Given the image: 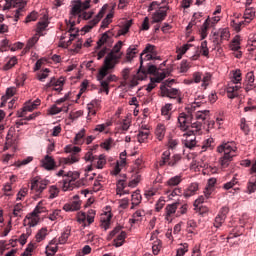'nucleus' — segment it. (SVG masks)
<instances>
[{"label":"nucleus","mask_w":256,"mask_h":256,"mask_svg":"<svg viewBox=\"0 0 256 256\" xmlns=\"http://www.w3.org/2000/svg\"><path fill=\"white\" fill-rule=\"evenodd\" d=\"M168 73L169 72H167V70L157 68V66L155 65H140L137 73L133 75L130 80V86L137 87V85H139V81H145L147 75H150V83L147 85L146 91H148V93H151L153 89L157 87V84L155 83H161V81H163V79L167 77Z\"/></svg>","instance_id":"1"},{"label":"nucleus","mask_w":256,"mask_h":256,"mask_svg":"<svg viewBox=\"0 0 256 256\" xmlns=\"http://www.w3.org/2000/svg\"><path fill=\"white\" fill-rule=\"evenodd\" d=\"M91 0H85V2H81V0H76L72 2V8L70 11V19L66 21L68 33H70V37L75 39L77 35H79V29L75 28V19H77V15H81L82 11H85L91 7L89 5Z\"/></svg>","instance_id":"2"},{"label":"nucleus","mask_w":256,"mask_h":256,"mask_svg":"<svg viewBox=\"0 0 256 256\" xmlns=\"http://www.w3.org/2000/svg\"><path fill=\"white\" fill-rule=\"evenodd\" d=\"M217 153H223L220 158L221 167H229V164L233 161V157L237 155V147L233 142H227L217 147Z\"/></svg>","instance_id":"3"},{"label":"nucleus","mask_w":256,"mask_h":256,"mask_svg":"<svg viewBox=\"0 0 256 256\" xmlns=\"http://www.w3.org/2000/svg\"><path fill=\"white\" fill-rule=\"evenodd\" d=\"M113 69H115V65H103L98 72L97 79L102 87L100 92L105 91L106 95H109V83H113L110 76L113 73ZM107 75L109 76L107 77ZM105 77L107 78L105 79Z\"/></svg>","instance_id":"4"},{"label":"nucleus","mask_w":256,"mask_h":256,"mask_svg":"<svg viewBox=\"0 0 256 256\" xmlns=\"http://www.w3.org/2000/svg\"><path fill=\"white\" fill-rule=\"evenodd\" d=\"M242 77H241V70H236L233 72V78L232 83L228 84L226 87V93L228 99H235L239 97V89H241V86H238V83H241Z\"/></svg>","instance_id":"5"},{"label":"nucleus","mask_w":256,"mask_h":256,"mask_svg":"<svg viewBox=\"0 0 256 256\" xmlns=\"http://www.w3.org/2000/svg\"><path fill=\"white\" fill-rule=\"evenodd\" d=\"M121 47H123V42L118 41V43L115 44L112 50L105 57L104 65H117V63H119L121 57H123Z\"/></svg>","instance_id":"6"},{"label":"nucleus","mask_w":256,"mask_h":256,"mask_svg":"<svg viewBox=\"0 0 256 256\" xmlns=\"http://www.w3.org/2000/svg\"><path fill=\"white\" fill-rule=\"evenodd\" d=\"M27 3L23 0H5L4 9H16L14 21H19L25 15V6Z\"/></svg>","instance_id":"7"},{"label":"nucleus","mask_w":256,"mask_h":256,"mask_svg":"<svg viewBox=\"0 0 256 256\" xmlns=\"http://www.w3.org/2000/svg\"><path fill=\"white\" fill-rule=\"evenodd\" d=\"M181 159H183V157H181V154H174L171 157V151L166 150L161 155L159 167H165V165H168V167H177Z\"/></svg>","instance_id":"8"},{"label":"nucleus","mask_w":256,"mask_h":256,"mask_svg":"<svg viewBox=\"0 0 256 256\" xmlns=\"http://www.w3.org/2000/svg\"><path fill=\"white\" fill-rule=\"evenodd\" d=\"M175 80H171L169 82L166 81L165 85L161 87V91L164 97H169L170 99H176L177 103H183V99L181 98V91L177 88H172L171 84L174 83Z\"/></svg>","instance_id":"9"},{"label":"nucleus","mask_w":256,"mask_h":256,"mask_svg":"<svg viewBox=\"0 0 256 256\" xmlns=\"http://www.w3.org/2000/svg\"><path fill=\"white\" fill-rule=\"evenodd\" d=\"M58 177H64L63 179V189L64 191H69L71 189V186L74 185L75 181L79 179V172H67L65 174L64 170H60L57 173Z\"/></svg>","instance_id":"10"},{"label":"nucleus","mask_w":256,"mask_h":256,"mask_svg":"<svg viewBox=\"0 0 256 256\" xmlns=\"http://www.w3.org/2000/svg\"><path fill=\"white\" fill-rule=\"evenodd\" d=\"M66 153H72L67 158H61L60 163L64 165H73V163L79 162V155L77 153H81V148L77 146H66Z\"/></svg>","instance_id":"11"},{"label":"nucleus","mask_w":256,"mask_h":256,"mask_svg":"<svg viewBox=\"0 0 256 256\" xmlns=\"http://www.w3.org/2000/svg\"><path fill=\"white\" fill-rule=\"evenodd\" d=\"M121 229H123V227L116 226L108 236V239H111L112 237H115V235H117L116 239H114L115 247H121L123 243H125V239L127 238V232L122 231Z\"/></svg>","instance_id":"12"},{"label":"nucleus","mask_w":256,"mask_h":256,"mask_svg":"<svg viewBox=\"0 0 256 256\" xmlns=\"http://www.w3.org/2000/svg\"><path fill=\"white\" fill-rule=\"evenodd\" d=\"M193 121L191 112H182L178 115V127L181 131H188Z\"/></svg>","instance_id":"13"},{"label":"nucleus","mask_w":256,"mask_h":256,"mask_svg":"<svg viewBox=\"0 0 256 256\" xmlns=\"http://www.w3.org/2000/svg\"><path fill=\"white\" fill-rule=\"evenodd\" d=\"M85 161L90 163H97V169H103L105 167L107 160L105 159V155L101 154L99 157L93 155V152L88 151L84 156Z\"/></svg>","instance_id":"14"},{"label":"nucleus","mask_w":256,"mask_h":256,"mask_svg":"<svg viewBox=\"0 0 256 256\" xmlns=\"http://www.w3.org/2000/svg\"><path fill=\"white\" fill-rule=\"evenodd\" d=\"M49 185V180L42 179L41 177H35L31 181V190L36 191L38 195H41L42 191L47 189Z\"/></svg>","instance_id":"15"},{"label":"nucleus","mask_w":256,"mask_h":256,"mask_svg":"<svg viewBox=\"0 0 256 256\" xmlns=\"http://www.w3.org/2000/svg\"><path fill=\"white\" fill-rule=\"evenodd\" d=\"M105 13H107V6L104 5L95 18L89 21L88 24L83 27V31L85 33H89V31H91V29H93V27H95V25H97L101 19H103Z\"/></svg>","instance_id":"16"},{"label":"nucleus","mask_w":256,"mask_h":256,"mask_svg":"<svg viewBox=\"0 0 256 256\" xmlns=\"http://www.w3.org/2000/svg\"><path fill=\"white\" fill-rule=\"evenodd\" d=\"M179 202L168 204L165 208V219L169 223L173 221V217L175 213H177V209H179Z\"/></svg>","instance_id":"17"},{"label":"nucleus","mask_w":256,"mask_h":256,"mask_svg":"<svg viewBox=\"0 0 256 256\" xmlns=\"http://www.w3.org/2000/svg\"><path fill=\"white\" fill-rule=\"evenodd\" d=\"M81 209V200H79V196L76 195L73 197V200L69 203H66L63 206V210L66 212H73V211H79Z\"/></svg>","instance_id":"18"},{"label":"nucleus","mask_w":256,"mask_h":256,"mask_svg":"<svg viewBox=\"0 0 256 256\" xmlns=\"http://www.w3.org/2000/svg\"><path fill=\"white\" fill-rule=\"evenodd\" d=\"M167 7H159L158 10L152 16V23H161V21H165L167 17Z\"/></svg>","instance_id":"19"},{"label":"nucleus","mask_w":256,"mask_h":256,"mask_svg":"<svg viewBox=\"0 0 256 256\" xmlns=\"http://www.w3.org/2000/svg\"><path fill=\"white\" fill-rule=\"evenodd\" d=\"M183 137H186L184 140V145L187 147V149H193V147L197 145V140L193 131L184 133Z\"/></svg>","instance_id":"20"},{"label":"nucleus","mask_w":256,"mask_h":256,"mask_svg":"<svg viewBox=\"0 0 256 256\" xmlns=\"http://www.w3.org/2000/svg\"><path fill=\"white\" fill-rule=\"evenodd\" d=\"M34 71H36V77L38 79V81H45V79H47V77H49V73H51V70H49L48 68L43 69L41 68V65H36L34 67Z\"/></svg>","instance_id":"21"},{"label":"nucleus","mask_w":256,"mask_h":256,"mask_svg":"<svg viewBox=\"0 0 256 256\" xmlns=\"http://www.w3.org/2000/svg\"><path fill=\"white\" fill-rule=\"evenodd\" d=\"M63 85H65L64 78H59L58 80L55 78H51L50 82L46 85V87H58L53 89L54 91H58V93H61V91H63Z\"/></svg>","instance_id":"22"},{"label":"nucleus","mask_w":256,"mask_h":256,"mask_svg":"<svg viewBox=\"0 0 256 256\" xmlns=\"http://www.w3.org/2000/svg\"><path fill=\"white\" fill-rule=\"evenodd\" d=\"M139 53V50L137 49V45H132L126 50V56L124 59L125 63H132L133 59H135V56Z\"/></svg>","instance_id":"23"},{"label":"nucleus","mask_w":256,"mask_h":256,"mask_svg":"<svg viewBox=\"0 0 256 256\" xmlns=\"http://www.w3.org/2000/svg\"><path fill=\"white\" fill-rule=\"evenodd\" d=\"M217 184V178H210L208 179L207 186L205 188L204 194L206 195V198L211 197L213 194V191H215V185Z\"/></svg>","instance_id":"24"},{"label":"nucleus","mask_w":256,"mask_h":256,"mask_svg":"<svg viewBox=\"0 0 256 256\" xmlns=\"http://www.w3.org/2000/svg\"><path fill=\"white\" fill-rule=\"evenodd\" d=\"M42 166L44 169H47V171L55 169V159L49 155H46L42 160Z\"/></svg>","instance_id":"25"},{"label":"nucleus","mask_w":256,"mask_h":256,"mask_svg":"<svg viewBox=\"0 0 256 256\" xmlns=\"http://www.w3.org/2000/svg\"><path fill=\"white\" fill-rule=\"evenodd\" d=\"M112 36H113V32L111 30L102 34V36L100 37V39L97 42L98 48L103 47V45H105V43H109V40L111 39Z\"/></svg>","instance_id":"26"},{"label":"nucleus","mask_w":256,"mask_h":256,"mask_svg":"<svg viewBox=\"0 0 256 256\" xmlns=\"http://www.w3.org/2000/svg\"><path fill=\"white\" fill-rule=\"evenodd\" d=\"M47 63H61V56L53 55L50 60H47L45 58L40 59L35 63V65H47Z\"/></svg>","instance_id":"27"},{"label":"nucleus","mask_w":256,"mask_h":256,"mask_svg":"<svg viewBox=\"0 0 256 256\" xmlns=\"http://www.w3.org/2000/svg\"><path fill=\"white\" fill-rule=\"evenodd\" d=\"M146 53L155 55V46L151 44L146 45L145 49L140 54V65H143V57H145Z\"/></svg>","instance_id":"28"},{"label":"nucleus","mask_w":256,"mask_h":256,"mask_svg":"<svg viewBox=\"0 0 256 256\" xmlns=\"http://www.w3.org/2000/svg\"><path fill=\"white\" fill-rule=\"evenodd\" d=\"M199 189L198 183H192L185 191H184V197H193L195 193H197Z\"/></svg>","instance_id":"29"},{"label":"nucleus","mask_w":256,"mask_h":256,"mask_svg":"<svg viewBox=\"0 0 256 256\" xmlns=\"http://www.w3.org/2000/svg\"><path fill=\"white\" fill-rule=\"evenodd\" d=\"M143 217H145V210H137L133 215L132 219H130V223H139V221H143Z\"/></svg>","instance_id":"30"},{"label":"nucleus","mask_w":256,"mask_h":256,"mask_svg":"<svg viewBox=\"0 0 256 256\" xmlns=\"http://www.w3.org/2000/svg\"><path fill=\"white\" fill-rule=\"evenodd\" d=\"M190 127L193 129V130H189V131H193V134L194 135H201V127H203V122L202 121H199V120H196V122H193L190 123Z\"/></svg>","instance_id":"31"},{"label":"nucleus","mask_w":256,"mask_h":256,"mask_svg":"<svg viewBox=\"0 0 256 256\" xmlns=\"http://www.w3.org/2000/svg\"><path fill=\"white\" fill-rule=\"evenodd\" d=\"M71 236V229L66 228L64 232L61 234V236L58 238L59 245H65L67 243V240Z\"/></svg>","instance_id":"32"},{"label":"nucleus","mask_w":256,"mask_h":256,"mask_svg":"<svg viewBox=\"0 0 256 256\" xmlns=\"http://www.w3.org/2000/svg\"><path fill=\"white\" fill-rule=\"evenodd\" d=\"M181 181H183V177L181 175H176L167 181V185L168 187H177V185H180Z\"/></svg>","instance_id":"33"},{"label":"nucleus","mask_w":256,"mask_h":256,"mask_svg":"<svg viewBox=\"0 0 256 256\" xmlns=\"http://www.w3.org/2000/svg\"><path fill=\"white\" fill-rule=\"evenodd\" d=\"M165 125L158 124L155 130V135L159 141H163V138L165 137Z\"/></svg>","instance_id":"34"},{"label":"nucleus","mask_w":256,"mask_h":256,"mask_svg":"<svg viewBox=\"0 0 256 256\" xmlns=\"http://www.w3.org/2000/svg\"><path fill=\"white\" fill-rule=\"evenodd\" d=\"M45 211H47V209L43 206V201H40L31 213V216L39 217V215H41V213H45Z\"/></svg>","instance_id":"35"},{"label":"nucleus","mask_w":256,"mask_h":256,"mask_svg":"<svg viewBox=\"0 0 256 256\" xmlns=\"http://www.w3.org/2000/svg\"><path fill=\"white\" fill-rule=\"evenodd\" d=\"M209 29H211V26L209 24V18H208L205 20V22L203 23L200 29L201 39H205L207 37V35L209 34L208 33Z\"/></svg>","instance_id":"36"},{"label":"nucleus","mask_w":256,"mask_h":256,"mask_svg":"<svg viewBox=\"0 0 256 256\" xmlns=\"http://www.w3.org/2000/svg\"><path fill=\"white\" fill-rule=\"evenodd\" d=\"M63 111H64V113H67V111H69V107L63 106V107L59 108V107H57V105H53L50 108V115H57V114H59V113H61Z\"/></svg>","instance_id":"37"},{"label":"nucleus","mask_w":256,"mask_h":256,"mask_svg":"<svg viewBox=\"0 0 256 256\" xmlns=\"http://www.w3.org/2000/svg\"><path fill=\"white\" fill-rule=\"evenodd\" d=\"M248 23L244 20V21H240L237 22L235 20L231 21V27H233V29L239 33V31H241V29H243V27H245V25H247Z\"/></svg>","instance_id":"38"},{"label":"nucleus","mask_w":256,"mask_h":256,"mask_svg":"<svg viewBox=\"0 0 256 256\" xmlns=\"http://www.w3.org/2000/svg\"><path fill=\"white\" fill-rule=\"evenodd\" d=\"M255 19V10L254 9H246L244 12V20L247 23H251Z\"/></svg>","instance_id":"39"},{"label":"nucleus","mask_w":256,"mask_h":256,"mask_svg":"<svg viewBox=\"0 0 256 256\" xmlns=\"http://www.w3.org/2000/svg\"><path fill=\"white\" fill-rule=\"evenodd\" d=\"M131 25H133V20L126 21L123 27L118 31V35H127L129 29H131Z\"/></svg>","instance_id":"40"},{"label":"nucleus","mask_w":256,"mask_h":256,"mask_svg":"<svg viewBox=\"0 0 256 256\" xmlns=\"http://www.w3.org/2000/svg\"><path fill=\"white\" fill-rule=\"evenodd\" d=\"M248 193H255L256 191V175L252 176L248 182L247 186Z\"/></svg>","instance_id":"41"},{"label":"nucleus","mask_w":256,"mask_h":256,"mask_svg":"<svg viewBox=\"0 0 256 256\" xmlns=\"http://www.w3.org/2000/svg\"><path fill=\"white\" fill-rule=\"evenodd\" d=\"M207 117H209V110H204V111H198L195 114L196 121H206Z\"/></svg>","instance_id":"42"},{"label":"nucleus","mask_w":256,"mask_h":256,"mask_svg":"<svg viewBox=\"0 0 256 256\" xmlns=\"http://www.w3.org/2000/svg\"><path fill=\"white\" fill-rule=\"evenodd\" d=\"M113 19V13H109L107 14V16L105 17V19H103L102 23H101V29H107V27H109V25H111L112 20Z\"/></svg>","instance_id":"43"},{"label":"nucleus","mask_w":256,"mask_h":256,"mask_svg":"<svg viewBox=\"0 0 256 256\" xmlns=\"http://www.w3.org/2000/svg\"><path fill=\"white\" fill-rule=\"evenodd\" d=\"M93 15H95V12H93V11L82 12L78 16L77 23H81V19H84V21H89V19H91V17H93Z\"/></svg>","instance_id":"44"},{"label":"nucleus","mask_w":256,"mask_h":256,"mask_svg":"<svg viewBox=\"0 0 256 256\" xmlns=\"http://www.w3.org/2000/svg\"><path fill=\"white\" fill-rule=\"evenodd\" d=\"M141 203V194L139 192H134L132 194V207L131 209H135L137 205Z\"/></svg>","instance_id":"45"},{"label":"nucleus","mask_w":256,"mask_h":256,"mask_svg":"<svg viewBox=\"0 0 256 256\" xmlns=\"http://www.w3.org/2000/svg\"><path fill=\"white\" fill-rule=\"evenodd\" d=\"M255 83V74L253 71H250L246 74L244 85H253Z\"/></svg>","instance_id":"46"},{"label":"nucleus","mask_w":256,"mask_h":256,"mask_svg":"<svg viewBox=\"0 0 256 256\" xmlns=\"http://www.w3.org/2000/svg\"><path fill=\"white\" fill-rule=\"evenodd\" d=\"M137 139L140 143H147V139H149V130L140 131L137 135Z\"/></svg>","instance_id":"47"},{"label":"nucleus","mask_w":256,"mask_h":256,"mask_svg":"<svg viewBox=\"0 0 256 256\" xmlns=\"http://www.w3.org/2000/svg\"><path fill=\"white\" fill-rule=\"evenodd\" d=\"M85 129H82L79 133L76 134L74 138L75 145H82L83 143V137H85Z\"/></svg>","instance_id":"48"},{"label":"nucleus","mask_w":256,"mask_h":256,"mask_svg":"<svg viewBox=\"0 0 256 256\" xmlns=\"http://www.w3.org/2000/svg\"><path fill=\"white\" fill-rule=\"evenodd\" d=\"M213 147H215V140H213V138H208L202 145V149H205V151H207V149H210L211 151L213 150Z\"/></svg>","instance_id":"49"},{"label":"nucleus","mask_w":256,"mask_h":256,"mask_svg":"<svg viewBox=\"0 0 256 256\" xmlns=\"http://www.w3.org/2000/svg\"><path fill=\"white\" fill-rule=\"evenodd\" d=\"M45 237H47V228H42L36 234L37 243H41V241H43V239H45Z\"/></svg>","instance_id":"50"},{"label":"nucleus","mask_w":256,"mask_h":256,"mask_svg":"<svg viewBox=\"0 0 256 256\" xmlns=\"http://www.w3.org/2000/svg\"><path fill=\"white\" fill-rule=\"evenodd\" d=\"M49 194V199H55V197H59V188L55 185L50 186Z\"/></svg>","instance_id":"51"},{"label":"nucleus","mask_w":256,"mask_h":256,"mask_svg":"<svg viewBox=\"0 0 256 256\" xmlns=\"http://www.w3.org/2000/svg\"><path fill=\"white\" fill-rule=\"evenodd\" d=\"M77 221L82 225L87 226V214L85 212H79L77 214Z\"/></svg>","instance_id":"52"},{"label":"nucleus","mask_w":256,"mask_h":256,"mask_svg":"<svg viewBox=\"0 0 256 256\" xmlns=\"http://www.w3.org/2000/svg\"><path fill=\"white\" fill-rule=\"evenodd\" d=\"M240 128L241 130L245 133V135H249V125L247 124V120H245V118H242L240 120Z\"/></svg>","instance_id":"53"},{"label":"nucleus","mask_w":256,"mask_h":256,"mask_svg":"<svg viewBox=\"0 0 256 256\" xmlns=\"http://www.w3.org/2000/svg\"><path fill=\"white\" fill-rule=\"evenodd\" d=\"M207 199H209V197L207 198V196L204 194V196H200L199 198H197L194 202V207L196 209H201V205L202 203H205V201H207Z\"/></svg>","instance_id":"54"},{"label":"nucleus","mask_w":256,"mask_h":256,"mask_svg":"<svg viewBox=\"0 0 256 256\" xmlns=\"http://www.w3.org/2000/svg\"><path fill=\"white\" fill-rule=\"evenodd\" d=\"M95 215H96L95 210H93V209L88 210L87 215H86L88 225H91V223H93L95 221Z\"/></svg>","instance_id":"55"},{"label":"nucleus","mask_w":256,"mask_h":256,"mask_svg":"<svg viewBox=\"0 0 256 256\" xmlns=\"http://www.w3.org/2000/svg\"><path fill=\"white\" fill-rule=\"evenodd\" d=\"M112 123L111 122H106L104 124H98L96 125L94 131H98L99 133H103L107 127H111Z\"/></svg>","instance_id":"56"},{"label":"nucleus","mask_w":256,"mask_h":256,"mask_svg":"<svg viewBox=\"0 0 256 256\" xmlns=\"http://www.w3.org/2000/svg\"><path fill=\"white\" fill-rule=\"evenodd\" d=\"M200 53H202V55L204 57H207V55H209V48L207 47V40L203 41L201 43V46H200Z\"/></svg>","instance_id":"57"},{"label":"nucleus","mask_w":256,"mask_h":256,"mask_svg":"<svg viewBox=\"0 0 256 256\" xmlns=\"http://www.w3.org/2000/svg\"><path fill=\"white\" fill-rule=\"evenodd\" d=\"M39 14L35 11L31 12L25 19V23H31V21H37Z\"/></svg>","instance_id":"58"},{"label":"nucleus","mask_w":256,"mask_h":256,"mask_svg":"<svg viewBox=\"0 0 256 256\" xmlns=\"http://www.w3.org/2000/svg\"><path fill=\"white\" fill-rule=\"evenodd\" d=\"M37 41H39V34H35L32 38L28 40L27 48L31 49V47H34Z\"/></svg>","instance_id":"59"},{"label":"nucleus","mask_w":256,"mask_h":256,"mask_svg":"<svg viewBox=\"0 0 256 256\" xmlns=\"http://www.w3.org/2000/svg\"><path fill=\"white\" fill-rule=\"evenodd\" d=\"M237 183H239V181H237V178H233L230 182H227L223 185V189H233V187L236 186Z\"/></svg>","instance_id":"60"},{"label":"nucleus","mask_w":256,"mask_h":256,"mask_svg":"<svg viewBox=\"0 0 256 256\" xmlns=\"http://www.w3.org/2000/svg\"><path fill=\"white\" fill-rule=\"evenodd\" d=\"M29 235H31V230H27L26 234H22L20 238L18 239L20 245H25L27 243V239L29 238Z\"/></svg>","instance_id":"61"},{"label":"nucleus","mask_w":256,"mask_h":256,"mask_svg":"<svg viewBox=\"0 0 256 256\" xmlns=\"http://www.w3.org/2000/svg\"><path fill=\"white\" fill-rule=\"evenodd\" d=\"M209 81H211V74L206 73L202 78V87H204V89H207Z\"/></svg>","instance_id":"62"},{"label":"nucleus","mask_w":256,"mask_h":256,"mask_svg":"<svg viewBox=\"0 0 256 256\" xmlns=\"http://www.w3.org/2000/svg\"><path fill=\"white\" fill-rule=\"evenodd\" d=\"M188 247H189V245H187L186 243L183 244L180 248H178L176 256L185 255V253H187V251H188Z\"/></svg>","instance_id":"63"},{"label":"nucleus","mask_w":256,"mask_h":256,"mask_svg":"<svg viewBox=\"0 0 256 256\" xmlns=\"http://www.w3.org/2000/svg\"><path fill=\"white\" fill-rule=\"evenodd\" d=\"M197 227V222L195 220L187 221L188 233H193V230Z\"/></svg>","instance_id":"64"}]
</instances>
